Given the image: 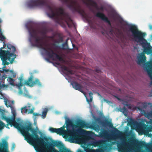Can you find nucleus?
I'll return each instance as SVG.
<instances>
[{
  "label": "nucleus",
  "instance_id": "obj_1",
  "mask_svg": "<svg viewBox=\"0 0 152 152\" xmlns=\"http://www.w3.org/2000/svg\"><path fill=\"white\" fill-rule=\"evenodd\" d=\"M2 112L1 118L5 120L11 126H13L15 128L19 130L25 137V139L31 145H39L41 148L38 147L37 150V152H42V148H47L49 149L51 144L49 143L45 142L43 138L39 137L37 134V131L32 127V125L29 123L27 125L24 126L16 122L14 118L7 117L5 114Z\"/></svg>",
  "mask_w": 152,
  "mask_h": 152
},
{
  "label": "nucleus",
  "instance_id": "obj_2",
  "mask_svg": "<svg viewBox=\"0 0 152 152\" xmlns=\"http://www.w3.org/2000/svg\"><path fill=\"white\" fill-rule=\"evenodd\" d=\"M26 27L29 33L30 37L29 41L31 45L41 48L46 52V55L50 58H52L53 60H58L59 61L64 62L63 58L58 54L54 52L53 50L48 46V45L43 41L44 38L47 37L46 32L45 30L41 31L43 37H40L38 35L37 30L33 26L29 24L26 26Z\"/></svg>",
  "mask_w": 152,
  "mask_h": 152
},
{
  "label": "nucleus",
  "instance_id": "obj_3",
  "mask_svg": "<svg viewBox=\"0 0 152 152\" xmlns=\"http://www.w3.org/2000/svg\"><path fill=\"white\" fill-rule=\"evenodd\" d=\"M28 5L30 8L37 6H48V12L47 14L49 17L53 18L56 17L58 21L60 20L64 21L66 23L69 27H71L73 24L72 20L64 12L63 8H56L48 5L46 0H31Z\"/></svg>",
  "mask_w": 152,
  "mask_h": 152
},
{
  "label": "nucleus",
  "instance_id": "obj_4",
  "mask_svg": "<svg viewBox=\"0 0 152 152\" xmlns=\"http://www.w3.org/2000/svg\"><path fill=\"white\" fill-rule=\"evenodd\" d=\"M126 25L129 27V31L132 33L131 36L133 39L137 43H140L143 48V52L148 54L152 53V47L144 38L146 34L139 31L137 27L135 25L127 23Z\"/></svg>",
  "mask_w": 152,
  "mask_h": 152
},
{
  "label": "nucleus",
  "instance_id": "obj_5",
  "mask_svg": "<svg viewBox=\"0 0 152 152\" xmlns=\"http://www.w3.org/2000/svg\"><path fill=\"white\" fill-rule=\"evenodd\" d=\"M3 47L0 49V58H1L4 66L2 69V72H9V69H5V65H8L10 63L7 61L8 60L10 63L12 64L15 59L16 57V55L15 54L16 51L15 47L11 44L7 43L6 44L3 42Z\"/></svg>",
  "mask_w": 152,
  "mask_h": 152
},
{
  "label": "nucleus",
  "instance_id": "obj_6",
  "mask_svg": "<svg viewBox=\"0 0 152 152\" xmlns=\"http://www.w3.org/2000/svg\"><path fill=\"white\" fill-rule=\"evenodd\" d=\"M62 1L66 4L68 8L73 12H77L84 16V11L81 8L80 4L76 0H61Z\"/></svg>",
  "mask_w": 152,
  "mask_h": 152
},
{
  "label": "nucleus",
  "instance_id": "obj_7",
  "mask_svg": "<svg viewBox=\"0 0 152 152\" xmlns=\"http://www.w3.org/2000/svg\"><path fill=\"white\" fill-rule=\"evenodd\" d=\"M66 122L65 123L66 124V126L67 128V130L64 132H66L67 134L69 136L70 139L74 140L76 137V133L77 131H79V130H75L74 129H69L70 127H73L74 125L73 124V121L70 120L68 118H66ZM79 131H82L86 132H89L88 131H87L86 130L83 129H80Z\"/></svg>",
  "mask_w": 152,
  "mask_h": 152
},
{
  "label": "nucleus",
  "instance_id": "obj_8",
  "mask_svg": "<svg viewBox=\"0 0 152 152\" xmlns=\"http://www.w3.org/2000/svg\"><path fill=\"white\" fill-rule=\"evenodd\" d=\"M34 77L32 73L30 74V76L27 80L25 81L24 84L30 87H33L35 86H37L39 87L42 86V84L39 79L36 78L33 81Z\"/></svg>",
  "mask_w": 152,
  "mask_h": 152
},
{
  "label": "nucleus",
  "instance_id": "obj_9",
  "mask_svg": "<svg viewBox=\"0 0 152 152\" xmlns=\"http://www.w3.org/2000/svg\"><path fill=\"white\" fill-rule=\"evenodd\" d=\"M118 150L120 152H129V144L124 142L117 143Z\"/></svg>",
  "mask_w": 152,
  "mask_h": 152
},
{
  "label": "nucleus",
  "instance_id": "obj_10",
  "mask_svg": "<svg viewBox=\"0 0 152 152\" xmlns=\"http://www.w3.org/2000/svg\"><path fill=\"white\" fill-rule=\"evenodd\" d=\"M96 16L104 21L110 26H111V24L110 20L103 13L98 12L96 14Z\"/></svg>",
  "mask_w": 152,
  "mask_h": 152
},
{
  "label": "nucleus",
  "instance_id": "obj_11",
  "mask_svg": "<svg viewBox=\"0 0 152 152\" xmlns=\"http://www.w3.org/2000/svg\"><path fill=\"white\" fill-rule=\"evenodd\" d=\"M65 127L64 126H63L62 127L58 129L50 127L49 128V130L52 133H56L58 134H60L66 131V130L64 129Z\"/></svg>",
  "mask_w": 152,
  "mask_h": 152
},
{
  "label": "nucleus",
  "instance_id": "obj_12",
  "mask_svg": "<svg viewBox=\"0 0 152 152\" xmlns=\"http://www.w3.org/2000/svg\"><path fill=\"white\" fill-rule=\"evenodd\" d=\"M71 84L75 89L78 90L84 94V92L82 89V86L80 84L75 81L72 82Z\"/></svg>",
  "mask_w": 152,
  "mask_h": 152
},
{
  "label": "nucleus",
  "instance_id": "obj_13",
  "mask_svg": "<svg viewBox=\"0 0 152 152\" xmlns=\"http://www.w3.org/2000/svg\"><path fill=\"white\" fill-rule=\"evenodd\" d=\"M76 127H78L80 128H88L87 124L84 121L79 120L76 123Z\"/></svg>",
  "mask_w": 152,
  "mask_h": 152
},
{
  "label": "nucleus",
  "instance_id": "obj_14",
  "mask_svg": "<svg viewBox=\"0 0 152 152\" xmlns=\"http://www.w3.org/2000/svg\"><path fill=\"white\" fill-rule=\"evenodd\" d=\"M146 57L145 54L143 53H142L140 56L138 57V60L137 62L138 64L144 63L146 61Z\"/></svg>",
  "mask_w": 152,
  "mask_h": 152
},
{
  "label": "nucleus",
  "instance_id": "obj_15",
  "mask_svg": "<svg viewBox=\"0 0 152 152\" xmlns=\"http://www.w3.org/2000/svg\"><path fill=\"white\" fill-rule=\"evenodd\" d=\"M146 70L148 75L151 80H152V63L149 62L148 63L146 66Z\"/></svg>",
  "mask_w": 152,
  "mask_h": 152
},
{
  "label": "nucleus",
  "instance_id": "obj_16",
  "mask_svg": "<svg viewBox=\"0 0 152 152\" xmlns=\"http://www.w3.org/2000/svg\"><path fill=\"white\" fill-rule=\"evenodd\" d=\"M144 115L148 118H152V111H151L150 112H146L144 110ZM147 123H149L151 125V126L150 129H151L150 131L152 130V119H150V121L149 122Z\"/></svg>",
  "mask_w": 152,
  "mask_h": 152
},
{
  "label": "nucleus",
  "instance_id": "obj_17",
  "mask_svg": "<svg viewBox=\"0 0 152 152\" xmlns=\"http://www.w3.org/2000/svg\"><path fill=\"white\" fill-rule=\"evenodd\" d=\"M83 2L87 4H90L96 8H98L97 4L93 0H86L85 2L84 1Z\"/></svg>",
  "mask_w": 152,
  "mask_h": 152
},
{
  "label": "nucleus",
  "instance_id": "obj_18",
  "mask_svg": "<svg viewBox=\"0 0 152 152\" xmlns=\"http://www.w3.org/2000/svg\"><path fill=\"white\" fill-rule=\"evenodd\" d=\"M2 79H0V89H1L5 87H7L8 86L7 85L4 84V80H3L4 78L5 79L7 78L6 76H4L2 77ZM2 110L0 108V112H1Z\"/></svg>",
  "mask_w": 152,
  "mask_h": 152
},
{
  "label": "nucleus",
  "instance_id": "obj_19",
  "mask_svg": "<svg viewBox=\"0 0 152 152\" xmlns=\"http://www.w3.org/2000/svg\"><path fill=\"white\" fill-rule=\"evenodd\" d=\"M31 107L30 106H25V107H22L21 108V112L23 113V112L24 113H28V112L30 110Z\"/></svg>",
  "mask_w": 152,
  "mask_h": 152
},
{
  "label": "nucleus",
  "instance_id": "obj_20",
  "mask_svg": "<svg viewBox=\"0 0 152 152\" xmlns=\"http://www.w3.org/2000/svg\"><path fill=\"white\" fill-rule=\"evenodd\" d=\"M102 142L101 141H93L91 143V145L94 147H100L102 145Z\"/></svg>",
  "mask_w": 152,
  "mask_h": 152
},
{
  "label": "nucleus",
  "instance_id": "obj_21",
  "mask_svg": "<svg viewBox=\"0 0 152 152\" xmlns=\"http://www.w3.org/2000/svg\"><path fill=\"white\" fill-rule=\"evenodd\" d=\"M5 104L7 107H10L11 108L12 113L14 116V118H15V117L16 114L15 110L14 109L13 107L11 106V105L10 104L8 106H7V102L6 101L5 102Z\"/></svg>",
  "mask_w": 152,
  "mask_h": 152
},
{
  "label": "nucleus",
  "instance_id": "obj_22",
  "mask_svg": "<svg viewBox=\"0 0 152 152\" xmlns=\"http://www.w3.org/2000/svg\"><path fill=\"white\" fill-rule=\"evenodd\" d=\"M89 96L90 97V99H88L87 97L85 96L87 101L88 102H91L93 100V96L92 95H93V93L91 92L90 91L89 94Z\"/></svg>",
  "mask_w": 152,
  "mask_h": 152
},
{
  "label": "nucleus",
  "instance_id": "obj_23",
  "mask_svg": "<svg viewBox=\"0 0 152 152\" xmlns=\"http://www.w3.org/2000/svg\"><path fill=\"white\" fill-rule=\"evenodd\" d=\"M19 80L20 81V82L18 84H16V86L20 88V87H22L23 86V79L22 77H20L19 78Z\"/></svg>",
  "mask_w": 152,
  "mask_h": 152
},
{
  "label": "nucleus",
  "instance_id": "obj_24",
  "mask_svg": "<svg viewBox=\"0 0 152 152\" xmlns=\"http://www.w3.org/2000/svg\"><path fill=\"white\" fill-rule=\"evenodd\" d=\"M48 111V109L47 108H45V110L43 111L42 114L41 115L43 118H45L46 117Z\"/></svg>",
  "mask_w": 152,
  "mask_h": 152
},
{
  "label": "nucleus",
  "instance_id": "obj_25",
  "mask_svg": "<svg viewBox=\"0 0 152 152\" xmlns=\"http://www.w3.org/2000/svg\"><path fill=\"white\" fill-rule=\"evenodd\" d=\"M34 109H31L28 112V114L33 113V115L36 116H39L41 115V114H39L38 113H34Z\"/></svg>",
  "mask_w": 152,
  "mask_h": 152
},
{
  "label": "nucleus",
  "instance_id": "obj_26",
  "mask_svg": "<svg viewBox=\"0 0 152 152\" xmlns=\"http://www.w3.org/2000/svg\"><path fill=\"white\" fill-rule=\"evenodd\" d=\"M7 81L9 82L12 85L14 86L15 83H14V80L12 78L9 77L7 79Z\"/></svg>",
  "mask_w": 152,
  "mask_h": 152
},
{
  "label": "nucleus",
  "instance_id": "obj_27",
  "mask_svg": "<svg viewBox=\"0 0 152 152\" xmlns=\"http://www.w3.org/2000/svg\"><path fill=\"white\" fill-rule=\"evenodd\" d=\"M150 105L152 106V104L151 103L144 102L142 104L143 107L144 108H146L148 105Z\"/></svg>",
  "mask_w": 152,
  "mask_h": 152
},
{
  "label": "nucleus",
  "instance_id": "obj_28",
  "mask_svg": "<svg viewBox=\"0 0 152 152\" xmlns=\"http://www.w3.org/2000/svg\"><path fill=\"white\" fill-rule=\"evenodd\" d=\"M104 124H106L107 125H109V126L110 127L113 126V125L110 122L107 120H106L105 123H104Z\"/></svg>",
  "mask_w": 152,
  "mask_h": 152
},
{
  "label": "nucleus",
  "instance_id": "obj_29",
  "mask_svg": "<svg viewBox=\"0 0 152 152\" xmlns=\"http://www.w3.org/2000/svg\"><path fill=\"white\" fill-rule=\"evenodd\" d=\"M138 144L139 145L142 147L145 146L146 145L145 143L143 141L139 142Z\"/></svg>",
  "mask_w": 152,
  "mask_h": 152
},
{
  "label": "nucleus",
  "instance_id": "obj_30",
  "mask_svg": "<svg viewBox=\"0 0 152 152\" xmlns=\"http://www.w3.org/2000/svg\"><path fill=\"white\" fill-rule=\"evenodd\" d=\"M63 48L64 49H66L68 48V45L67 43V42H66L64 43L62 45Z\"/></svg>",
  "mask_w": 152,
  "mask_h": 152
},
{
  "label": "nucleus",
  "instance_id": "obj_31",
  "mask_svg": "<svg viewBox=\"0 0 152 152\" xmlns=\"http://www.w3.org/2000/svg\"><path fill=\"white\" fill-rule=\"evenodd\" d=\"M61 69L65 71H67L68 68L65 65H62L61 66Z\"/></svg>",
  "mask_w": 152,
  "mask_h": 152
},
{
  "label": "nucleus",
  "instance_id": "obj_32",
  "mask_svg": "<svg viewBox=\"0 0 152 152\" xmlns=\"http://www.w3.org/2000/svg\"><path fill=\"white\" fill-rule=\"evenodd\" d=\"M100 133L101 136L102 137H103L105 135L106 132L105 130H104L103 131H102Z\"/></svg>",
  "mask_w": 152,
  "mask_h": 152
},
{
  "label": "nucleus",
  "instance_id": "obj_33",
  "mask_svg": "<svg viewBox=\"0 0 152 152\" xmlns=\"http://www.w3.org/2000/svg\"><path fill=\"white\" fill-rule=\"evenodd\" d=\"M4 126V123L3 122L1 121L0 122V130H1L3 128Z\"/></svg>",
  "mask_w": 152,
  "mask_h": 152
},
{
  "label": "nucleus",
  "instance_id": "obj_34",
  "mask_svg": "<svg viewBox=\"0 0 152 152\" xmlns=\"http://www.w3.org/2000/svg\"><path fill=\"white\" fill-rule=\"evenodd\" d=\"M123 110V113H126V114H124V115H125V116H126L127 115V110L126 108L125 107H124L122 109Z\"/></svg>",
  "mask_w": 152,
  "mask_h": 152
},
{
  "label": "nucleus",
  "instance_id": "obj_35",
  "mask_svg": "<svg viewBox=\"0 0 152 152\" xmlns=\"http://www.w3.org/2000/svg\"><path fill=\"white\" fill-rule=\"evenodd\" d=\"M22 87H20V88L19 87H18L19 89V93L20 94H22L23 93V92L21 88Z\"/></svg>",
  "mask_w": 152,
  "mask_h": 152
},
{
  "label": "nucleus",
  "instance_id": "obj_36",
  "mask_svg": "<svg viewBox=\"0 0 152 152\" xmlns=\"http://www.w3.org/2000/svg\"><path fill=\"white\" fill-rule=\"evenodd\" d=\"M98 9L96 8L98 10H100L102 11H103L104 10V8L103 6H101L99 8L98 7Z\"/></svg>",
  "mask_w": 152,
  "mask_h": 152
},
{
  "label": "nucleus",
  "instance_id": "obj_37",
  "mask_svg": "<svg viewBox=\"0 0 152 152\" xmlns=\"http://www.w3.org/2000/svg\"><path fill=\"white\" fill-rule=\"evenodd\" d=\"M66 71L70 74H73V71L72 70H69V69H68Z\"/></svg>",
  "mask_w": 152,
  "mask_h": 152
},
{
  "label": "nucleus",
  "instance_id": "obj_38",
  "mask_svg": "<svg viewBox=\"0 0 152 152\" xmlns=\"http://www.w3.org/2000/svg\"><path fill=\"white\" fill-rule=\"evenodd\" d=\"M124 105L125 106L128 107L129 108H131V107L130 104L128 103L127 102L126 104H124Z\"/></svg>",
  "mask_w": 152,
  "mask_h": 152
},
{
  "label": "nucleus",
  "instance_id": "obj_39",
  "mask_svg": "<svg viewBox=\"0 0 152 152\" xmlns=\"http://www.w3.org/2000/svg\"><path fill=\"white\" fill-rule=\"evenodd\" d=\"M10 72L12 73V77H15L16 76V74L15 73H14L13 71L11 70Z\"/></svg>",
  "mask_w": 152,
  "mask_h": 152
},
{
  "label": "nucleus",
  "instance_id": "obj_40",
  "mask_svg": "<svg viewBox=\"0 0 152 152\" xmlns=\"http://www.w3.org/2000/svg\"><path fill=\"white\" fill-rule=\"evenodd\" d=\"M103 100L105 102H106L107 103H108L109 102V101L107 99H104Z\"/></svg>",
  "mask_w": 152,
  "mask_h": 152
},
{
  "label": "nucleus",
  "instance_id": "obj_41",
  "mask_svg": "<svg viewBox=\"0 0 152 152\" xmlns=\"http://www.w3.org/2000/svg\"><path fill=\"white\" fill-rule=\"evenodd\" d=\"M77 152H84L82 150L79 149L78 150Z\"/></svg>",
  "mask_w": 152,
  "mask_h": 152
},
{
  "label": "nucleus",
  "instance_id": "obj_42",
  "mask_svg": "<svg viewBox=\"0 0 152 152\" xmlns=\"http://www.w3.org/2000/svg\"><path fill=\"white\" fill-rule=\"evenodd\" d=\"M137 109L140 111H142V109L141 108H140V107H138Z\"/></svg>",
  "mask_w": 152,
  "mask_h": 152
},
{
  "label": "nucleus",
  "instance_id": "obj_43",
  "mask_svg": "<svg viewBox=\"0 0 152 152\" xmlns=\"http://www.w3.org/2000/svg\"><path fill=\"white\" fill-rule=\"evenodd\" d=\"M2 69L0 68V69ZM2 69L1 70H0V72H1V73H3L4 72V71L2 72Z\"/></svg>",
  "mask_w": 152,
  "mask_h": 152
},
{
  "label": "nucleus",
  "instance_id": "obj_44",
  "mask_svg": "<svg viewBox=\"0 0 152 152\" xmlns=\"http://www.w3.org/2000/svg\"><path fill=\"white\" fill-rule=\"evenodd\" d=\"M123 20L122 19H120L119 20V21L120 22V23H122V21H123Z\"/></svg>",
  "mask_w": 152,
  "mask_h": 152
},
{
  "label": "nucleus",
  "instance_id": "obj_45",
  "mask_svg": "<svg viewBox=\"0 0 152 152\" xmlns=\"http://www.w3.org/2000/svg\"><path fill=\"white\" fill-rule=\"evenodd\" d=\"M152 136V134H149L148 137H151Z\"/></svg>",
  "mask_w": 152,
  "mask_h": 152
},
{
  "label": "nucleus",
  "instance_id": "obj_46",
  "mask_svg": "<svg viewBox=\"0 0 152 152\" xmlns=\"http://www.w3.org/2000/svg\"><path fill=\"white\" fill-rule=\"evenodd\" d=\"M99 71H100V70L98 69H96V72H99Z\"/></svg>",
  "mask_w": 152,
  "mask_h": 152
},
{
  "label": "nucleus",
  "instance_id": "obj_47",
  "mask_svg": "<svg viewBox=\"0 0 152 152\" xmlns=\"http://www.w3.org/2000/svg\"><path fill=\"white\" fill-rule=\"evenodd\" d=\"M150 28L151 29H152V26L151 25L150 26Z\"/></svg>",
  "mask_w": 152,
  "mask_h": 152
},
{
  "label": "nucleus",
  "instance_id": "obj_48",
  "mask_svg": "<svg viewBox=\"0 0 152 152\" xmlns=\"http://www.w3.org/2000/svg\"><path fill=\"white\" fill-rule=\"evenodd\" d=\"M56 64L57 65H60V63H58H58H56Z\"/></svg>",
  "mask_w": 152,
  "mask_h": 152
},
{
  "label": "nucleus",
  "instance_id": "obj_49",
  "mask_svg": "<svg viewBox=\"0 0 152 152\" xmlns=\"http://www.w3.org/2000/svg\"><path fill=\"white\" fill-rule=\"evenodd\" d=\"M98 95H99V96H101V95H100V94H99V93H98Z\"/></svg>",
  "mask_w": 152,
  "mask_h": 152
},
{
  "label": "nucleus",
  "instance_id": "obj_50",
  "mask_svg": "<svg viewBox=\"0 0 152 152\" xmlns=\"http://www.w3.org/2000/svg\"><path fill=\"white\" fill-rule=\"evenodd\" d=\"M53 45L54 46H56V45L55 44H53Z\"/></svg>",
  "mask_w": 152,
  "mask_h": 152
},
{
  "label": "nucleus",
  "instance_id": "obj_51",
  "mask_svg": "<svg viewBox=\"0 0 152 152\" xmlns=\"http://www.w3.org/2000/svg\"><path fill=\"white\" fill-rule=\"evenodd\" d=\"M72 45H73V47H74V46H75V45L73 44H72Z\"/></svg>",
  "mask_w": 152,
  "mask_h": 152
},
{
  "label": "nucleus",
  "instance_id": "obj_52",
  "mask_svg": "<svg viewBox=\"0 0 152 152\" xmlns=\"http://www.w3.org/2000/svg\"><path fill=\"white\" fill-rule=\"evenodd\" d=\"M83 2L84 1L85 2V1H86V0H83Z\"/></svg>",
  "mask_w": 152,
  "mask_h": 152
},
{
  "label": "nucleus",
  "instance_id": "obj_53",
  "mask_svg": "<svg viewBox=\"0 0 152 152\" xmlns=\"http://www.w3.org/2000/svg\"><path fill=\"white\" fill-rule=\"evenodd\" d=\"M112 16H113V17L114 16V15L113 14L112 15Z\"/></svg>",
  "mask_w": 152,
  "mask_h": 152
},
{
  "label": "nucleus",
  "instance_id": "obj_54",
  "mask_svg": "<svg viewBox=\"0 0 152 152\" xmlns=\"http://www.w3.org/2000/svg\"><path fill=\"white\" fill-rule=\"evenodd\" d=\"M45 140H47V139H45Z\"/></svg>",
  "mask_w": 152,
  "mask_h": 152
},
{
  "label": "nucleus",
  "instance_id": "obj_55",
  "mask_svg": "<svg viewBox=\"0 0 152 152\" xmlns=\"http://www.w3.org/2000/svg\"><path fill=\"white\" fill-rule=\"evenodd\" d=\"M151 83H152V82H151Z\"/></svg>",
  "mask_w": 152,
  "mask_h": 152
}]
</instances>
